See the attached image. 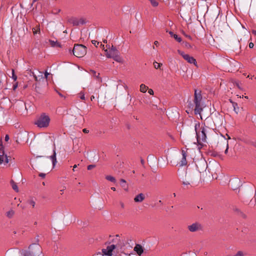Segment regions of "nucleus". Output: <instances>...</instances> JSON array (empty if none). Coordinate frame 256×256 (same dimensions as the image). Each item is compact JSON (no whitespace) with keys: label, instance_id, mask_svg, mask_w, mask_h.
<instances>
[{"label":"nucleus","instance_id":"1","mask_svg":"<svg viewBox=\"0 0 256 256\" xmlns=\"http://www.w3.org/2000/svg\"><path fill=\"white\" fill-rule=\"evenodd\" d=\"M194 130L196 133V137L198 145L202 146V142H206V133L210 128L206 126H200V122L196 123L194 126Z\"/></svg>","mask_w":256,"mask_h":256},{"label":"nucleus","instance_id":"22","mask_svg":"<svg viewBox=\"0 0 256 256\" xmlns=\"http://www.w3.org/2000/svg\"><path fill=\"white\" fill-rule=\"evenodd\" d=\"M10 184H11V185H12V188H13V190H15L16 192H18V186L16 184L13 180H12L10 181Z\"/></svg>","mask_w":256,"mask_h":256},{"label":"nucleus","instance_id":"46","mask_svg":"<svg viewBox=\"0 0 256 256\" xmlns=\"http://www.w3.org/2000/svg\"><path fill=\"white\" fill-rule=\"evenodd\" d=\"M92 42L94 44L96 45V44H98L99 42H97L96 40H93L92 41Z\"/></svg>","mask_w":256,"mask_h":256},{"label":"nucleus","instance_id":"30","mask_svg":"<svg viewBox=\"0 0 256 256\" xmlns=\"http://www.w3.org/2000/svg\"><path fill=\"white\" fill-rule=\"evenodd\" d=\"M177 42H180L182 41V40L181 38H180V36H178V35L175 34L174 35V37H173Z\"/></svg>","mask_w":256,"mask_h":256},{"label":"nucleus","instance_id":"25","mask_svg":"<svg viewBox=\"0 0 256 256\" xmlns=\"http://www.w3.org/2000/svg\"><path fill=\"white\" fill-rule=\"evenodd\" d=\"M49 42H50V43L52 46H53V47H54V46L60 47L61 46L60 44L56 41L54 42L52 40H50Z\"/></svg>","mask_w":256,"mask_h":256},{"label":"nucleus","instance_id":"9","mask_svg":"<svg viewBox=\"0 0 256 256\" xmlns=\"http://www.w3.org/2000/svg\"><path fill=\"white\" fill-rule=\"evenodd\" d=\"M68 21L70 24H72L74 26H78L80 24L82 25L86 24L85 20L82 18L78 19L76 18L71 17L68 19Z\"/></svg>","mask_w":256,"mask_h":256},{"label":"nucleus","instance_id":"55","mask_svg":"<svg viewBox=\"0 0 256 256\" xmlns=\"http://www.w3.org/2000/svg\"><path fill=\"white\" fill-rule=\"evenodd\" d=\"M154 44L156 46H158V41H155L154 42Z\"/></svg>","mask_w":256,"mask_h":256},{"label":"nucleus","instance_id":"60","mask_svg":"<svg viewBox=\"0 0 256 256\" xmlns=\"http://www.w3.org/2000/svg\"><path fill=\"white\" fill-rule=\"evenodd\" d=\"M58 94H59V96H61V97H63V96H63L61 93L58 92Z\"/></svg>","mask_w":256,"mask_h":256},{"label":"nucleus","instance_id":"14","mask_svg":"<svg viewBox=\"0 0 256 256\" xmlns=\"http://www.w3.org/2000/svg\"><path fill=\"white\" fill-rule=\"evenodd\" d=\"M134 250L136 254L140 256L144 252V249L142 246L140 244H136L134 248Z\"/></svg>","mask_w":256,"mask_h":256},{"label":"nucleus","instance_id":"26","mask_svg":"<svg viewBox=\"0 0 256 256\" xmlns=\"http://www.w3.org/2000/svg\"><path fill=\"white\" fill-rule=\"evenodd\" d=\"M148 89V87L144 84H141L140 86V91L142 92H146Z\"/></svg>","mask_w":256,"mask_h":256},{"label":"nucleus","instance_id":"35","mask_svg":"<svg viewBox=\"0 0 256 256\" xmlns=\"http://www.w3.org/2000/svg\"><path fill=\"white\" fill-rule=\"evenodd\" d=\"M182 32L186 38H187L189 40H192V36H190V35H188V34H186L184 31L182 30Z\"/></svg>","mask_w":256,"mask_h":256},{"label":"nucleus","instance_id":"62","mask_svg":"<svg viewBox=\"0 0 256 256\" xmlns=\"http://www.w3.org/2000/svg\"><path fill=\"white\" fill-rule=\"evenodd\" d=\"M104 43H106V42H107V40H104Z\"/></svg>","mask_w":256,"mask_h":256},{"label":"nucleus","instance_id":"17","mask_svg":"<svg viewBox=\"0 0 256 256\" xmlns=\"http://www.w3.org/2000/svg\"><path fill=\"white\" fill-rule=\"evenodd\" d=\"M232 210L236 214L238 215L239 216L244 218H246V215L244 214L238 208L236 207H234L233 208Z\"/></svg>","mask_w":256,"mask_h":256},{"label":"nucleus","instance_id":"54","mask_svg":"<svg viewBox=\"0 0 256 256\" xmlns=\"http://www.w3.org/2000/svg\"><path fill=\"white\" fill-rule=\"evenodd\" d=\"M228 152V144H227V148L226 150H225L224 153L226 154Z\"/></svg>","mask_w":256,"mask_h":256},{"label":"nucleus","instance_id":"58","mask_svg":"<svg viewBox=\"0 0 256 256\" xmlns=\"http://www.w3.org/2000/svg\"><path fill=\"white\" fill-rule=\"evenodd\" d=\"M94 98V96H92L90 97L91 100H92Z\"/></svg>","mask_w":256,"mask_h":256},{"label":"nucleus","instance_id":"50","mask_svg":"<svg viewBox=\"0 0 256 256\" xmlns=\"http://www.w3.org/2000/svg\"><path fill=\"white\" fill-rule=\"evenodd\" d=\"M169 34L170 35V36H171L172 37H174V34H174L173 32H172V31L169 32Z\"/></svg>","mask_w":256,"mask_h":256},{"label":"nucleus","instance_id":"51","mask_svg":"<svg viewBox=\"0 0 256 256\" xmlns=\"http://www.w3.org/2000/svg\"><path fill=\"white\" fill-rule=\"evenodd\" d=\"M20 256H27L24 253H23L22 251H20Z\"/></svg>","mask_w":256,"mask_h":256},{"label":"nucleus","instance_id":"45","mask_svg":"<svg viewBox=\"0 0 256 256\" xmlns=\"http://www.w3.org/2000/svg\"><path fill=\"white\" fill-rule=\"evenodd\" d=\"M249 46L250 48H252L254 46V44L252 42H250L249 44V46Z\"/></svg>","mask_w":256,"mask_h":256},{"label":"nucleus","instance_id":"49","mask_svg":"<svg viewBox=\"0 0 256 256\" xmlns=\"http://www.w3.org/2000/svg\"><path fill=\"white\" fill-rule=\"evenodd\" d=\"M182 184L184 185H189L190 183L188 182H183Z\"/></svg>","mask_w":256,"mask_h":256},{"label":"nucleus","instance_id":"28","mask_svg":"<svg viewBox=\"0 0 256 256\" xmlns=\"http://www.w3.org/2000/svg\"><path fill=\"white\" fill-rule=\"evenodd\" d=\"M27 202L31 205L32 208L34 207L36 202L32 198L28 200Z\"/></svg>","mask_w":256,"mask_h":256},{"label":"nucleus","instance_id":"29","mask_svg":"<svg viewBox=\"0 0 256 256\" xmlns=\"http://www.w3.org/2000/svg\"><path fill=\"white\" fill-rule=\"evenodd\" d=\"M12 76L11 78L14 80V82H16L17 80V76L15 74L14 70V69L12 70Z\"/></svg>","mask_w":256,"mask_h":256},{"label":"nucleus","instance_id":"36","mask_svg":"<svg viewBox=\"0 0 256 256\" xmlns=\"http://www.w3.org/2000/svg\"><path fill=\"white\" fill-rule=\"evenodd\" d=\"M120 184L122 185V186L124 188L125 186L123 185L122 184H126V180H124V179L121 178L120 180Z\"/></svg>","mask_w":256,"mask_h":256},{"label":"nucleus","instance_id":"44","mask_svg":"<svg viewBox=\"0 0 256 256\" xmlns=\"http://www.w3.org/2000/svg\"><path fill=\"white\" fill-rule=\"evenodd\" d=\"M148 92L150 94H154V91L152 89H149L148 90Z\"/></svg>","mask_w":256,"mask_h":256},{"label":"nucleus","instance_id":"20","mask_svg":"<svg viewBox=\"0 0 256 256\" xmlns=\"http://www.w3.org/2000/svg\"><path fill=\"white\" fill-rule=\"evenodd\" d=\"M230 102L232 103V106L234 107V111L235 112L238 114V112H239V110H240V108L238 106V105L237 104V103L236 102H233L232 100H230Z\"/></svg>","mask_w":256,"mask_h":256},{"label":"nucleus","instance_id":"33","mask_svg":"<svg viewBox=\"0 0 256 256\" xmlns=\"http://www.w3.org/2000/svg\"><path fill=\"white\" fill-rule=\"evenodd\" d=\"M33 86H34L35 90L37 92L41 93L40 90L39 86H38V84H34Z\"/></svg>","mask_w":256,"mask_h":256},{"label":"nucleus","instance_id":"59","mask_svg":"<svg viewBox=\"0 0 256 256\" xmlns=\"http://www.w3.org/2000/svg\"><path fill=\"white\" fill-rule=\"evenodd\" d=\"M111 190H114V191H115L116 190V188L114 187H112L111 188Z\"/></svg>","mask_w":256,"mask_h":256},{"label":"nucleus","instance_id":"27","mask_svg":"<svg viewBox=\"0 0 256 256\" xmlns=\"http://www.w3.org/2000/svg\"><path fill=\"white\" fill-rule=\"evenodd\" d=\"M152 6L154 7H156L158 5V2L156 0H148Z\"/></svg>","mask_w":256,"mask_h":256},{"label":"nucleus","instance_id":"16","mask_svg":"<svg viewBox=\"0 0 256 256\" xmlns=\"http://www.w3.org/2000/svg\"><path fill=\"white\" fill-rule=\"evenodd\" d=\"M108 58H112L115 61L122 62V58L120 56V54H115L114 56H108Z\"/></svg>","mask_w":256,"mask_h":256},{"label":"nucleus","instance_id":"57","mask_svg":"<svg viewBox=\"0 0 256 256\" xmlns=\"http://www.w3.org/2000/svg\"><path fill=\"white\" fill-rule=\"evenodd\" d=\"M77 167V165L76 164H74L73 166L74 168H73V170L74 171V168H76Z\"/></svg>","mask_w":256,"mask_h":256},{"label":"nucleus","instance_id":"10","mask_svg":"<svg viewBox=\"0 0 256 256\" xmlns=\"http://www.w3.org/2000/svg\"><path fill=\"white\" fill-rule=\"evenodd\" d=\"M28 134L26 132H20L18 134L16 142L18 144H22L25 142L27 138Z\"/></svg>","mask_w":256,"mask_h":256},{"label":"nucleus","instance_id":"8","mask_svg":"<svg viewBox=\"0 0 256 256\" xmlns=\"http://www.w3.org/2000/svg\"><path fill=\"white\" fill-rule=\"evenodd\" d=\"M8 162V156L4 153V147L0 144V164L6 165Z\"/></svg>","mask_w":256,"mask_h":256},{"label":"nucleus","instance_id":"39","mask_svg":"<svg viewBox=\"0 0 256 256\" xmlns=\"http://www.w3.org/2000/svg\"><path fill=\"white\" fill-rule=\"evenodd\" d=\"M211 156H214V157H216L218 156V154L216 152H212V154H211Z\"/></svg>","mask_w":256,"mask_h":256},{"label":"nucleus","instance_id":"34","mask_svg":"<svg viewBox=\"0 0 256 256\" xmlns=\"http://www.w3.org/2000/svg\"><path fill=\"white\" fill-rule=\"evenodd\" d=\"M184 46H185L186 48H192V46L188 42H184Z\"/></svg>","mask_w":256,"mask_h":256},{"label":"nucleus","instance_id":"47","mask_svg":"<svg viewBox=\"0 0 256 256\" xmlns=\"http://www.w3.org/2000/svg\"><path fill=\"white\" fill-rule=\"evenodd\" d=\"M10 139L9 136L8 134H6L5 136V141L8 142Z\"/></svg>","mask_w":256,"mask_h":256},{"label":"nucleus","instance_id":"37","mask_svg":"<svg viewBox=\"0 0 256 256\" xmlns=\"http://www.w3.org/2000/svg\"><path fill=\"white\" fill-rule=\"evenodd\" d=\"M234 256H244L243 252L242 251H238Z\"/></svg>","mask_w":256,"mask_h":256},{"label":"nucleus","instance_id":"42","mask_svg":"<svg viewBox=\"0 0 256 256\" xmlns=\"http://www.w3.org/2000/svg\"><path fill=\"white\" fill-rule=\"evenodd\" d=\"M80 94H81V96H80V98L82 100H85V96H84V93H82V92H80Z\"/></svg>","mask_w":256,"mask_h":256},{"label":"nucleus","instance_id":"5","mask_svg":"<svg viewBox=\"0 0 256 256\" xmlns=\"http://www.w3.org/2000/svg\"><path fill=\"white\" fill-rule=\"evenodd\" d=\"M86 47L82 44H75L72 52L74 56L82 58L86 54Z\"/></svg>","mask_w":256,"mask_h":256},{"label":"nucleus","instance_id":"43","mask_svg":"<svg viewBox=\"0 0 256 256\" xmlns=\"http://www.w3.org/2000/svg\"><path fill=\"white\" fill-rule=\"evenodd\" d=\"M39 176H40V177L42 178H45V176H46V174H44V173H40V174H39Z\"/></svg>","mask_w":256,"mask_h":256},{"label":"nucleus","instance_id":"53","mask_svg":"<svg viewBox=\"0 0 256 256\" xmlns=\"http://www.w3.org/2000/svg\"><path fill=\"white\" fill-rule=\"evenodd\" d=\"M120 206H121V207L122 208H124V204L123 202H120Z\"/></svg>","mask_w":256,"mask_h":256},{"label":"nucleus","instance_id":"19","mask_svg":"<svg viewBox=\"0 0 256 256\" xmlns=\"http://www.w3.org/2000/svg\"><path fill=\"white\" fill-rule=\"evenodd\" d=\"M50 158L52 160V164L53 166H54L57 162L56 158V152L55 149L54 150L53 154L50 156Z\"/></svg>","mask_w":256,"mask_h":256},{"label":"nucleus","instance_id":"48","mask_svg":"<svg viewBox=\"0 0 256 256\" xmlns=\"http://www.w3.org/2000/svg\"><path fill=\"white\" fill-rule=\"evenodd\" d=\"M82 132H83L84 133L88 134V133L89 130H87L86 128H84V129L82 130Z\"/></svg>","mask_w":256,"mask_h":256},{"label":"nucleus","instance_id":"15","mask_svg":"<svg viewBox=\"0 0 256 256\" xmlns=\"http://www.w3.org/2000/svg\"><path fill=\"white\" fill-rule=\"evenodd\" d=\"M145 198L144 195L142 193H140L135 196L134 201L136 202H142Z\"/></svg>","mask_w":256,"mask_h":256},{"label":"nucleus","instance_id":"61","mask_svg":"<svg viewBox=\"0 0 256 256\" xmlns=\"http://www.w3.org/2000/svg\"><path fill=\"white\" fill-rule=\"evenodd\" d=\"M34 77L35 80H36V81H38V78H37V76H34Z\"/></svg>","mask_w":256,"mask_h":256},{"label":"nucleus","instance_id":"11","mask_svg":"<svg viewBox=\"0 0 256 256\" xmlns=\"http://www.w3.org/2000/svg\"><path fill=\"white\" fill-rule=\"evenodd\" d=\"M116 248L114 244H112L108 246L106 248H103L102 252L104 255L108 256H112V250Z\"/></svg>","mask_w":256,"mask_h":256},{"label":"nucleus","instance_id":"56","mask_svg":"<svg viewBox=\"0 0 256 256\" xmlns=\"http://www.w3.org/2000/svg\"><path fill=\"white\" fill-rule=\"evenodd\" d=\"M252 33L254 36H256V30H252Z\"/></svg>","mask_w":256,"mask_h":256},{"label":"nucleus","instance_id":"6","mask_svg":"<svg viewBox=\"0 0 256 256\" xmlns=\"http://www.w3.org/2000/svg\"><path fill=\"white\" fill-rule=\"evenodd\" d=\"M188 229L190 232H194L203 230L202 225L198 222H196L188 226Z\"/></svg>","mask_w":256,"mask_h":256},{"label":"nucleus","instance_id":"12","mask_svg":"<svg viewBox=\"0 0 256 256\" xmlns=\"http://www.w3.org/2000/svg\"><path fill=\"white\" fill-rule=\"evenodd\" d=\"M106 52V56L108 58V55L110 56H114L115 54H120L119 51L116 49V48L112 46L111 48L109 51L108 50H104Z\"/></svg>","mask_w":256,"mask_h":256},{"label":"nucleus","instance_id":"41","mask_svg":"<svg viewBox=\"0 0 256 256\" xmlns=\"http://www.w3.org/2000/svg\"><path fill=\"white\" fill-rule=\"evenodd\" d=\"M49 74H50V73H48L47 71L45 72H44V76H45V78L46 79V80H47L48 76Z\"/></svg>","mask_w":256,"mask_h":256},{"label":"nucleus","instance_id":"21","mask_svg":"<svg viewBox=\"0 0 256 256\" xmlns=\"http://www.w3.org/2000/svg\"><path fill=\"white\" fill-rule=\"evenodd\" d=\"M236 182L240 183V180L238 179L234 178L230 180L229 182V185L231 186L232 188L234 190L236 189V188L234 187L232 184Z\"/></svg>","mask_w":256,"mask_h":256},{"label":"nucleus","instance_id":"23","mask_svg":"<svg viewBox=\"0 0 256 256\" xmlns=\"http://www.w3.org/2000/svg\"><path fill=\"white\" fill-rule=\"evenodd\" d=\"M14 214V211L12 210H10L6 213V216L9 218H11L13 217V216Z\"/></svg>","mask_w":256,"mask_h":256},{"label":"nucleus","instance_id":"2","mask_svg":"<svg viewBox=\"0 0 256 256\" xmlns=\"http://www.w3.org/2000/svg\"><path fill=\"white\" fill-rule=\"evenodd\" d=\"M21 251L27 256H39L42 253V248L38 244L34 243L30 245L27 250Z\"/></svg>","mask_w":256,"mask_h":256},{"label":"nucleus","instance_id":"31","mask_svg":"<svg viewBox=\"0 0 256 256\" xmlns=\"http://www.w3.org/2000/svg\"><path fill=\"white\" fill-rule=\"evenodd\" d=\"M248 144L256 148V140H251L248 142Z\"/></svg>","mask_w":256,"mask_h":256},{"label":"nucleus","instance_id":"18","mask_svg":"<svg viewBox=\"0 0 256 256\" xmlns=\"http://www.w3.org/2000/svg\"><path fill=\"white\" fill-rule=\"evenodd\" d=\"M90 73L92 74L93 76H94L96 79L98 80L100 82H102V78L99 77V73H97L94 70H90Z\"/></svg>","mask_w":256,"mask_h":256},{"label":"nucleus","instance_id":"7","mask_svg":"<svg viewBox=\"0 0 256 256\" xmlns=\"http://www.w3.org/2000/svg\"><path fill=\"white\" fill-rule=\"evenodd\" d=\"M178 53L181 55L182 58L186 60L190 64H193L196 66V60L192 56H190L188 54H186L184 52H182L180 50H178Z\"/></svg>","mask_w":256,"mask_h":256},{"label":"nucleus","instance_id":"32","mask_svg":"<svg viewBox=\"0 0 256 256\" xmlns=\"http://www.w3.org/2000/svg\"><path fill=\"white\" fill-rule=\"evenodd\" d=\"M161 65H162V64H161V63H158L156 62H154V67L156 69H158V68H160V67Z\"/></svg>","mask_w":256,"mask_h":256},{"label":"nucleus","instance_id":"52","mask_svg":"<svg viewBox=\"0 0 256 256\" xmlns=\"http://www.w3.org/2000/svg\"><path fill=\"white\" fill-rule=\"evenodd\" d=\"M140 162H141V164H142V165H144V160L143 159H142V158L141 159V160H140Z\"/></svg>","mask_w":256,"mask_h":256},{"label":"nucleus","instance_id":"13","mask_svg":"<svg viewBox=\"0 0 256 256\" xmlns=\"http://www.w3.org/2000/svg\"><path fill=\"white\" fill-rule=\"evenodd\" d=\"M182 158L180 164V166H184L187 164V161L186 159V158L188 155L187 152L186 150H182Z\"/></svg>","mask_w":256,"mask_h":256},{"label":"nucleus","instance_id":"4","mask_svg":"<svg viewBox=\"0 0 256 256\" xmlns=\"http://www.w3.org/2000/svg\"><path fill=\"white\" fill-rule=\"evenodd\" d=\"M50 118L45 113H42L34 122V124L38 128H47L49 126Z\"/></svg>","mask_w":256,"mask_h":256},{"label":"nucleus","instance_id":"64","mask_svg":"<svg viewBox=\"0 0 256 256\" xmlns=\"http://www.w3.org/2000/svg\"><path fill=\"white\" fill-rule=\"evenodd\" d=\"M101 46H102L104 48V45L102 44H101Z\"/></svg>","mask_w":256,"mask_h":256},{"label":"nucleus","instance_id":"3","mask_svg":"<svg viewBox=\"0 0 256 256\" xmlns=\"http://www.w3.org/2000/svg\"><path fill=\"white\" fill-rule=\"evenodd\" d=\"M202 96L201 90H195L194 94V103L195 108H194L195 114H200L202 110L203 106L202 104Z\"/></svg>","mask_w":256,"mask_h":256},{"label":"nucleus","instance_id":"24","mask_svg":"<svg viewBox=\"0 0 256 256\" xmlns=\"http://www.w3.org/2000/svg\"><path fill=\"white\" fill-rule=\"evenodd\" d=\"M105 178L106 180L110 181L114 183H116V182L115 178L112 176H110V175L106 176Z\"/></svg>","mask_w":256,"mask_h":256},{"label":"nucleus","instance_id":"38","mask_svg":"<svg viewBox=\"0 0 256 256\" xmlns=\"http://www.w3.org/2000/svg\"><path fill=\"white\" fill-rule=\"evenodd\" d=\"M94 167H95V165L90 164L88 166L87 168L88 170H91L92 168H93Z\"/></svg>","mask_w":256,"mask_h":256},{"label":"nucleus","instance_id":"63","mask_svg":"<svg viewBox=\"0 0 256 256\" xmlns=\"http://www.w3.org/2000/svg\"><path fill=\"white\" fill-rule=\"evenodd\" d=\"M174 194V197L176 196V194H175V193H174V194Z\"/></svg>","mask_w":256,"mask_h":256},{"label":"nucleus","instance_id":"40","mask_svg":"<svg viewBox=\"0 0 256 256\" xmlns=\"http://www.w3.org/2000/svg\"><path fill=\"white\" fill-rule=\"evenodd\" d=\"M18 87V82H16L13 85V86H12V89L13 90H16V88H17Z\"/></svg>","mask_w":256,"mask_h":256}]
</instances>
